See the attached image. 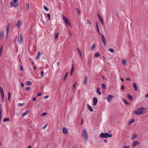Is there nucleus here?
<instances>
[{
  "mask_svg": "<svg viewBox=\"0 0 148 148\" xmlns=\"http://www.w3.org/2000/svg\"><path fill=\"white\" fill-rule=\"evenodd\" d=\"M100 89L99 87H97V92L99 95L101 94V92L100 91Z\"/></svg>",
  "mask_w": 148,
  "mask_h": 148,
  "instance_id": "18",
  "label": "nucleus"
},
{
  "mask_svg": "<svg viewBox=\"0 0 148 148\" xmlns=\"http://www.w3.org/2000/svg\"><path fill=\"white\" fill-rule=\"evenodd\" d=\"M75 85H75V84H74L73 85V89L74 90V88H75Z\"/></svg>",
  "mask_w": 148,
  "mask_h": 148,
  "instance_id": "53",
  "label": "nucleus"
},
{
  "mask_svg": "<svg viewBox=\"0 0 148 148\" xmlns=\"http://www.w3.org/2000/svg\"><path fill=\"white\" fill-rule=\"evenodd\" d=\"M109 51L110 52H112V53H113L114 51V50L113 49H112V48L110 49H109Z\"/></svg>",
  "mask_w": 148,
  "mask_h": 148,
  "instance_id": "36",
  "label": "nucleus"
},
{
  "mask_svg": "<svg viewBox=\"0 0 148 148\" xmlns=\"http://www.w3.org/2000/svg\"><path fill=\"white\" fill-rule=\"evenodd\" d=\"M137 137V135L135 133H134L133 134V136L131 137V139L132 140H133L135 139Z\"/></svg>",
  "mask_w": 148,
  "mask_h": 148,
  "instance_id": "21",
  "label": "nucleus"
},
{
  "mask_svg": "<svg viewBox=\"0 0 148 148\" xmlns=\"http://www.w3.org/2000/svg\"><path fill=\"white\" fill-rule=\"evenodd\" d=\"M140 144V143L137 141H134L132 143V146L133 147H135L138 145Z\"/></svg>",
  "mask_w": 148,
  "mask_h": 148,
  "instance_id": "10",
  "label": "nucleus"
},
{
  "mask_svg": "<svg viewBox=\"0 0 148 148\" xmlns=\"http://www.w3.org/2000/svg\"><path fill=\"white\" fill-rule=\"evenodd\" d=\"M30 89V88L29 87H27L25 88V89L27 90H29Z\"/></svg>",
  "mask_w": 148,
  "mask_h": 148,
  "instance_id": "45",
  "label": "nucleus"
},
{
  "mask_svg": "<svg viewBox=\"0 0 148 148\" xmlns=\"http://www.w3.org/2000/svg\"><path fill=\"white\" fill-rule=\"evenodd\" d=\"M44 8L46 11H48L49 10L48 8L46 7L45 6H44Z\"/></svg>",
  "mask_w": 148,
  "mask_h": 148,
  "instance_id": "39",
  "label": "nucleus"
},
{
  "mask_svg": "<svg viewBox=\"0 0 148 148\" xmlns=\"http://www.w3.org/2000/svg\"><path fill=\"white\" fill-rule=\"evenodd\" d=\"M68 34H69L70 36H72V33L71 32V31H69V32H68Z\"/></svg>",
  "mask_w": 148,
  "mask_h": 148,
  "instance_id": "44",
  "label": "nucleus"
},
{
  "mask_svg": "<svg viewBox=\"0 0 148 148\" xmlns=\"http://www.w3.org/2000/svg\"><path fill=\"white\" fill-rule=\"evenodd\" d=\"M77 11L78 12L79 14H80L81 13L80 11L78 9H77Z\"/></svg>",
  "mask_w": 148,
  "mask_h": 148,
  "instance_id": "54",
  "label": "nucleus"
},
{
  "mask_svg": "<svg viewBox=\"0 0 148 148\" xmlns=\"http://www.w3.org/2000/svg\"><path fill=\"white\" fill-rule=\"evenodd\" d=\"M41 75L42 76H43L44 75V72L43 71H41Z\"/></svg>",
  "mask_w": 148,
  "mask_h": 148,
  "instance_id": "47",
  "label": "nucleus"
},
{
  "mask_svg": "<svg viewBox=\"0 0 148 148\" xmlns=\"http://www.w3.org/2000/svg\"><path fill=\"white\" fill-rule=\"evenodd\" d=\"M10 92H9L8 93V99L9 101H10Z\"/></svg>",
  "mask_w": 148,
  "mask_h": 148,
  "instance_id": "32",
  "label": "nucleus"
},
{
  "mask_svg": "<svg viewBox=\"0 0 148 148\" xmlns=\"http://www.w3.org/2000/svg\"><path fill=\"white\" fill-rule=\"evenodd\" d=\"M58 33H57L55 34V38L56 39L58 37Z\"/></svg>",
  "mask_w": 148,
  "mask_h": 148,
  "instance_id": "37",
  "label": "nucleus"
},
{
  "mask_svg": "<svg viewBox=\"0 0 148 148\" xmlns=\"http://www.w3.org/2000/svg\"><path fill=\"white\" fill-rule=\"evenodd\" d=\"M41 95V92H39L38 93L37 95V96L38 97L39 96H40Z\"/></svg>",
  "mask_w": 148,
  "mask_h": 148,
  "instance_id": "48",
  "label": "nucleus"
},
{
  "mask_svg": "<svg viewBox=\"0 0 148 148\" xmlns=\"http://www.w3.org/2000/svg\"><path fill=\"white\" fill-rule=\"evenodd\" d=\"M10 121V119L9 118H5L3 120V121L5 122L7 121Z\"/></svg>",
  "mask_w": 148,
  "mask_h": 148,
  "instance_id": "34",
  "label": "nucleus"
},
{
  "mask_svg": "<svg viewBox=\"0 0 148 148\" xmlns=\"http://www.w3.org/2000/svg\"><path fill=\"white\" fill-rule=\"evenodd\" d=\"M68 129H67L65 127H64L63 128L62 130V132L63 134H67L68 133Z\"/></svg>",
  "mask_w": 148,
  "mask_h": 148,
  "instance_id": "11",
  "label": "nucleus"
},
{
  "mask_svg": "<svg viewBox=\"0 0 148 148\" xmlns=\"http://www.w3.org/2000/svg\"><path fill=\"white\" fill-rule=\"evenodd\" d=\"M0 92L1 93V96L2 99V101L4 102V91L2 88L0 86Z\"/></svg>",
  "mask_w": 148,
  "mask_h": 148,
  "instance_id": "5",
  "label": "nucleus"
},
{
  "mask_svg": "<svg viewBox=\"0 0 148 148\" xmlns=\"http://www.w3.org/2000/svg\"><path fill=\"white\" fill-rule=\"evenodd\" d=\"M83 119H82V121H81V125H82L83 124Z\"/></svg>",
  "mask_w": 148,
  "mask_h": 148,
  "instance_id": "61",
  "label": "nucleus"
},
{
  "mask_svg": "<svg viewBox=\"0 0 148 148\" xmlns=\"http://www.w3.org/2000/svg\"><path fill=\"white\" fill-rule=\"evenodd\" d=\"M145 97H148V93L145 95Z\"/></svg>",
  "mask_w": 148,
  "mask_h": 148,
  "instance_id": "60",
  "label": "nucleus"
},
{
  "mask_svg": "<svg viewBox=\"0 0 148 148\" xmlns=\"http://www.w3.org/2000/svg\"><path fill=\"white\" fill-rule=\"evenodd\" d=\"M88 77L87 76H86L85 77V79L83 81V84L84 85H86L88 82Z\"/></svg>",
  "mask_w": 148,
  "mask_h": 148,
  "instance_id": "15",
  "label": "nucleus"
},
{
  "mask_svg": "<svg viewBox=\"0 0 148 148\" xmlns=\"http://www.w3.org/2000/svg\"><path fill=\"white\" fill-rule=\"evenodd\" d=\"M123 101H124V102H125V103L126 105H129V103L128 102H127L124 99H123Z\"/></svg>",
  "mask_w": 148,
  "mask_h": 148,
  "instance_id": "41",
  "label": "nucleus"
},
{
  "mask_svg": "<svg viewBox=\"0 0 148 148\" xmlns=\"http://www.w3.org/2000/svg\"><path fill=\"white\" fill-rule=\"evenodd\" d=\"M40 52H38V53L36 55V58L37 59H38V58H39V57L40 56Z\"/></svg>",
  "mask_w": 148,
  "mask_h": 148,
  "instance_id": "31",
  "label": "nucleus"
},
{
  "mask_svg": "<svg viewBox=\"0 0 148 148\" xmlns=\"http://www.w3.org/2000/svg\"><path fill=\"white\" fill-rule=\"evenodd\" d=\"M147 109V108H145L143 107H141L137 108L134 112L135 114L136 115H140L147 113L146 110Z\"/></svg>",
  "mask_w": 148,
  "mask_h": 148,
  "instance_id": "1",
  "label": "nucleus"
},
{
  "mask_svg": "<svg viewBox=\"0 0 148 148\" xmlns=\"http://www.w3.org/2000/svg\"><path fill=\"white\" fill-rule=\"evenodd\" d=\"M19 105L20 106H23V103H19Z\"/></svg>",
  "mask_w": 148,
  "mask_h": 148,
  "instance_id": "58",
  "label": "nucleus"
},
{
  "mask_svg": "<svg viewBox=\"0 0 148 148\" xmlns=\"http://www.w3.org/2000/svg\"><path fill=\"white\" fill-rule=\"evenodd\" d=\"M114 97L113 96L111 95H109L106 98L107 101L109 103L111 102L112 99Z\"/></svg>",
  "mask_w": 148,
  "mask_h": 148,
  "instance_id": "7",
  "label": "nucleus"
},
{
  "mask_svg": "<svg viewBox=\"0 0 148 148\" xmlns=\"http://www.w3.org/2000/svg\"><path fill=\"white\" fill-rule=\"evenodd\" d=\"M10 5L13 7H16L18 6V3L14 1H11L10 3Z\"/></svg>",
  "mask_w": 148,
  "mask_h": 148,
  "instance_id": "9",
  "label": "nucleus"
},
{
  "mask_svg": "<svg viewBox=\"0 0 148 148\" xmlns=\"http://www.w3.org/2000/svg\"><path fill=\"white\" fill-rule=\"evenodd\" d=\"M96 28L97 29V32L98 33V34L99 35L101 33H100L99 29V28L98 26V25L97 23L96 24Z\"/></svg>",
  "mask_w": 148,
  "mask_h": 148,
  "instance_id": "22",
  "label": "nucleus"
},
{
  "mask_svg": "<svg viewBox=\"0 0 148 148\" xmlns=\"http://www.w3.org/2000/svg\"><path fill=\"white\" fill-rule=\"evenodd\" d=\"M102 88L105 89H106V86L104 83H102L101 84Z\"/></svg>",
  "mask_w": 148,
  "mask_h": 148,
  "instance_id": "27",
  "label": "nucleus"
},
{
  "mask_svg": "<svg viewBox=\"0 0 148 148\" xmlns=\"http://www.w3.org/2000/svg\"><path fill=\"white\" fill-rule=\"evenodd\" d=\"M29 111L28 110H26L25 111V112H24L23 113L22 115L23 116H25L28 113H29Z\"/></svg>",
  "mask_w": 148,
  "mask_h": 148,
  "instance_id": "26",
  "label": "nucleus"
},
{
  "mask_svg": "<svg viewBox=\"0 0 148 148\" xmlns=\"http://www.w3.org/2000/svg\"><path fill=\"white\" fill-rule=\"evenodd\" d=\"M82 137L85 141H87L88 139V136L87 131L85 129L83 130L82 132Z\"/></svg>",
  "mask_w": 148,
  "mask_h": 148,
  "instance_id": "3",
  "label": "nucleus"
},
{
  "mask_svg": "<svg viewBox=\"0 0 148 148\" xmlns=\"http://www.w3.org/2000/svg\"><path fill=\"white\" fill-rule=\"evenodd\" d=\"M121 88L122 89L124 90V87L123 85L121 86Z\"/></svg>",
  "mask_w": 148,
  "mask_h": 148,
  "instance_id": "51",
  "label": "nucleus"
},
{
  "mask_svg": "<svg viewBox=\"0 0 148 148\" xmlns=\"http://www.w3.org/2000/svg\"><path fill=\"white\" fill-rule=\"evenodd\" d=\"M112 136V135L109 134L107 133H101L100 134V137L101 138H107L108 137H111Z\"/></svg>",
  "mask_w": 148,
  "mask_h": 148,
  "instance_id": "4",
  "label": "nucleus"
},
{
  "mask_svg": "<svg viewBox=\"0 0 148 148\" xmlns=\"http://www.w3.org/2000/svg\"><path fill=\"white\" fill-rule=\"evenodd\" d=\"M100 56V55L98 52L97 53L94 55V57H98Z\"/></svg>",
  "mask_w": 148,
  "mask_h": 148,
  "instance_id": "30",
  "label": "nucleus"
},
{
  "mask_svg": "<svg viewBox=\"0 0 148 148\" xmlns=\"http://www.w3.org/2000/svg\"><path fill=\"white\" fill-rule=\"evenodd\" d=\"M21 86L22 87H23L24 86V84L22 82L21 83Z\"/></svg>",
  "mask_w": 148,
  "mask_h": 148,
  "instance_id": "50",
  "label": "nucleus"
},
{
  "mask_svg": "<svg viewBox=\"0 0 148 148\" xmlns=\"http://www.w3.org/2000/svg\"><path fill=\"white\" fill-rule=\"evenodd\" d=\"M122 64L125 66H126L127 65V61L125 60H122Z\"/></svg>",
  "mask_w": 148,
  "mask_h": 148,
  "instance_id": "23",
  "label": "nucleus"
},
{
  "mask_svg": "<svg viewBox=\"0 0 148 148\" xmlns=\"http://www.w3.org/2000/svg\"><path fill=\"white\" fill-rule=\"evenodd\" d=\"M47 113H42L41 114V116H44L46 115H47Z\"/></svg>",
  "mask_w": 148,
  "mask_h": 148,
  "instance_id": "40",
  "label": "nucleus"
},
{
  "mask_svg": "<svg viewBox=\"0 0 148 148\" xmlns=\"http://www.w3.org/2000/svg\"><path fill=\"white\" fill-rule=\"evenodd\" d=\"M97 16L100 19V21H101V23H102L103 24H104L103 21V20L101 17V16H100V14L99 13L97 14Z\"/></svg>",
  "mask_w": 148,
  "mask_h": 148,
  "instance_id": "14",
  "label": "nucleus"
},
{
  "mask_svg": "<svg viewBox=\"0 0 148 148\" xmlns=\"http://www.w3.org/2000/svg\"><path fill=\"white\" fill-rule=\"evenodd\" d=\"M2 45H1V46L0 51V54L1 55V54L2 53Z\"/></svg>",
  "mask_w": 148,
  "mask_h": 148,
  "instance_id": "38",
  "label": "nucleus"
},
{
  "mask_svg": "<svg viewBox=\"0 0 148 148\" xmlns=\"http://www.w3.org/2000/svg\"><path fill=\"white\" fill-rule=\"evenodd\" d=\"M96 47V45L95 43H94L92 45V47H91L90 49L91 51H92L94 50V49Z\"/></svg>",
  "mask_w": 148,
  "mask_h": 148,
  "instance_id": "25",
  "label": "nucleus"
},
{
  "mask_svg": "<svg viewBox=\"0 0 148 148\" xmlns=\"http://www.w3.org/2000/svg\"><path fill=\"white\" fill-rule=\"evenodd\" d=\"M87 107L88 108V110L90 112H92L93 111V110L92 107L89 105H87Z\"/></svg>",
  "mask_w": 148,
  "mask_h": 148,
  "instance_id": "24",
  "label": "nucleus"
},
{
  "mask_svg": "<svg viewBox=\"0 0 148 148\" xmlns=\"http://www.w3.org/2000/svg\"><path fill=\"white\" fill-rule=\"evenodd\" d=\"M99 35L101 37V40H102V42L103 43L105 46H106V40L105 37L104 36V35H103L102 34H99Z\"/></svg>",
  "mask_w": 148,
  "mask_h": 148,
  "instance_id": "8",
  "label": "nucleus"
},
{
  "mask_svg": "<svg viewBox=\"0 0 148 148\" xmlns=\"http://www.w3.org/2000/svg\"><path fill=\"white\" fill-rule=\"evenodd\" d=\"M87 21H88V23L90 24V25H91L90 22L87 19Z\"/></svg>",
  "mask_w": 148,
  "mask_h": 148,
  "instance_id": "56",
  "label": "nucleus"
},
{
  "mask_svg": "<svg viewBox=\"0 0 148 148\" xmlns=\"http://www.w3.org/2000/svg\"><path fill=\"white\" fill-rule=\"evenodd\" d=\"M133 85L134 90L136 91H137L138 90V88H137L136 84L134 82H133Z\"/></svg>",
  "mask_w": 148,
  "mask_h": 148,
  "instance_id": "19",
  "label": "nucleus"
},
{
  "mask_svg": "<svg viewBox=\"0 0 148 148\" xmlns=\"http://www.w3.org/2000/svg\"><path fill=\"white\" fill-rule=\"evenodd\" d=\"M49 97V96L48 95H46L45 97V98H47Z\"/></svg>",
  "mask_w": 148,
  "mask_h": 148,
  "instance_id": "62",
  "label": "nucleus"
},
{
  "mask_svg": "<svg viewBox=\"0 0 148 148\" xmlns=\"http://www.w3.org/2000/svg\"><path fill=\"white\" fill-rule=\"evenodd\" d=\"M20 68L21 69V70H23V69H22V66H20Z\"/></svg>",
  "mask_w": 148,
  "mask_h": 148,
  "instance_id": "64",
  "label": "nucleus"
},
{
  "mask_svg": "<svg viewBox=\"0 0 148 148\" xmlns=\"http://www.w3.org/2000/svg\"><path fill=\"white\" fill-rule=\"evenodd\" d=\"M47 126V125L46 124H45V125L43 127V129H45L46 128Z\"/></svg>",
  "mask_w": 148,
  "mask_h": 148,
  "instance_id": "55",
  "label": "nucleus"
},
{
  "mask_svg": "<svg viewBox=\"0 0 148 148\" xmlns=\"http://www.w3.org/2000/svg\"><path fill=\"white\" fill-rule=\"evenodd\" d=\"M1 105L0 104V106ZM2 110L1 107H0V115H2Z\"/></svg>",
  "mask_w": 148,
  "mask_h": 148,
  "instance_id": "42",
  "label": "nucleus"
},
{
  "mask_svg": "<svg viewBox=\"0 0 148 148\" xmlns=\"http://www.w3.org/2000/svg\"><path fill=\"white\" fill-rule=\"evenodd\" d=\"M135 120L134 119H132L130 120L128 123V125H130L132 124V123L134 122H135Z\"/></svg>",
  "mask_w": 148,
  "mask_h": 148,
  "instance_id": "20",
  "label": "nucleus"
},
{
  "mask_svg": "<svg viewBox=\"0 0 148 148\" xmlns=\"http://www.w3.org/2000/svg\"><path fill=\"white\" fill-rule=\"evenodd\" d=\"M29 4H28L27 5V9L28 10L29 9Z\"/></svg>",
  "mask_w": 148,
  "mask_h": 148,
  "instance_id": "59",
  "label": "nucleus"
},
{
  "mask_svg": "<svg viewBox=\"0 0 148 148\" xmlns=\"http://www.w3.org/2000/svg\"><path fill=\"white\" fill-rule=\"evenodd\" d=\"M22 24V21L21 20H19L18 21V23L16 24V26L17 27L19 28L20 27L21 25Z\"/></svg>",
  "mask_w": 148,
  "mask_h": 148,
  "instance_id": "13",
  "label": "nucleus"
},
{
  "mask_svg": "<svg viewBox=\"0 0 148 148\" xmlns=\"http://www.w3.org/2000/svg\"><path fill=\"white\" fill-rule=\"evenodd\" d=\"M18 43L19 44H21L23 41V36L21 34H20L18 35Z\"/></svg>",
  "mask_w": 148,
  "mask_h": 148,
  "instance_id": "6",
  "label": "nucleus"
},
{
  "mask_svg": "<svg viewBox=\"0 0 148 148\" xmlns=\"http://www.w3.org/2000/svg\"><path fill=\"white\" fill-rule=\"evenodd\" d=\"M62 20L64 21L66 25L67 26H69L70 27H71V23L70 22L68 19L67 18H66L63 14L62 15Z\"/></svg>",
  "mask_w": 148,
  "mask_h": 148,
  "instance_id": "2",
  "label": "nucleus"
},
{
  "mask_svg": "<svg viewBox=\"0 0 148 148\" xmlns=\"http://www.w3.org/2000/svg\"><path fill=\"white\" fill-rule=\"evenodd\" d=\"M77 51L79 53V55H80V56L82 57V52L79 49V48H77Z\"/></svg>",
  "mask_w": 148,
  "mask_h": 148,
  "instance_id": "28",
  "label": "nucleus"
},
{
  "mask_svg": "<svg viewBox=\"0 0 148 148\" xmlns=\"http://www.w3.org/2000/svg\"><path fill=\"white\" fill-rule=\"evenodd\" d=\"M74 65L73 64L72 68L71 69V72H73L74 71Z\"/></svg>",
  "mask_w": 148,
  "mask_h": 148,
  "instance_id": "35",
  "label": "nucleus"
},
{
  "mask_svg": "<svg viewBox=\"0 0 148 148\" xmlns=\"http://www.w3.org/2000/svg\"><path fill=\"white\" fill-rule=\"evenodd\" d=\"M130 78H128L126 79V80L127 81H129L130 80Z\"/></svg>",
  "mask_w": 148,
  "mask_h": 148,
  "instance_id": "57",
  "label": "nucleus"
},
{
  "mask_svg": "<svg viewBox=\"0 0 148 148\" xmlns=\"http://www.w3.org/2000/svg\"><path fill=\"white\" fill-rule=\"evenodd\" d=\"M93 104L94 106H95L98 101L96 97H94L93 98Z\"/></svg>",
  "mask_w": 148,
  "mask_h": 148,
  "instance_id": "12",
  "label": "nucleus"
},
{
  "mask_svg": "<svg viewBox=\"0 0 148 148\" xmlns=\"http://www.w3.org/2000/svg\"><path fill=\"white\" fill-rule=\"evenodd\" d=\"M10 23H8V25H7V27H8L10 28Z\"/></svg>",
  "mask_w": 148,
  "mask_h": 148,
  "instance_id": "46",
  "label": "nucleus"
},
{
  "mask_svg": "<svg viewBox=\"0 0 148 148\" xmlns=\"http://www.w3.org/2000/svg\"><path fill=\"white\" fill-rule=\"evenodd\" d=\"M68 72H67L66 73V74H65V75L64 77V79H63L64 81H65V80L66 78L68 76Z\"/></svg>",
  "mask_w": 148,
  "mask_h": 148,
  "instance_id": "29",
  "label": "nucleus"
},
{
  "mask_svg": "<svg viewBox=\"0 0 148 148\" xmlns=\"http://www.w3.org/2000/svg\"><path fill=\"white\" fill-rule=\"evenodd\" d=\"M104 141L105 143H107L108 142V141L106 139H105L104 140Z\"/></svg>",
  "mask_w": 148,
  "mask_h": 148,
  "instance_id": "63",
  "label": "nucleus"
},
{
  "mask_svg": "<svg viewBox=\"0 0 148 148\" xmlns=\"http://www.w3.org/2000/svg\"><path fill=\"white\" fill-rule=\"evenodd\" d=\"M47 16H48V20H50V14H47Z\"/></svg>",
  "mask_w": 148,
  "mask_h": 148,
  "instance_id": "43",
  "label": "nucleus"
},
{
  "mask_svg": "<svg viewBox=\"0 0 148 148\" xmlns=\"http://www.w3.org/2000/svg\"><path fill=\"white\" fill-rule=\"evenodd\" d=\"M26 85H31L32 84V83L30 81H28L26 83Z\"/></svg>",
  "mask_w": 148,
  "mask_h": 148,
  "instance_id": "33",
  "label": "nucleus"
},
{
  "mask_svg": "<svg viewBox=\"0 0 148 148\" xmlns=\"http://www.w3.org/2000/svg\"><path fill=\"white\" fill-rule=\"evenodd\" d=\"M127 97L130 101L132 100L133 99V97L130 94H128L127 95Z\"/></svg>",
  "mask_w": 148,
  "mask_h": 148,
  "instance_id": "16",
  "label": "nucleus"
},
{
  "mask_svg": "<svg viewBox=\"0 0 148 148\" xmlns=\"http://www.w3.org/2000/svg\"><path fill=\"white\" fill-rule=\"evenodd\" d=\"M36 97H34L33 98L32 100L33 101H35L36 100Z\"/></svg>",
  "mask_w": 148,
  "mask_h": 148,
  "instance_id": "52",
  "label": "nucleus"
},
{
  "mask_svg": "<svg viewBox=\"0 0 148 148\" xmlns=\"http://www.w3.org/2000/svg\"><path fill=\"white\" fill-rule=\"evenodd\" d=\"M123 148H130L129 146H124L123 147Z\"/></svg>",
  "mask_w": 148,
  "mask_h": 148,
  "instance_id": "49",
  "label": "nucleus"
},
{
  "mask_svg": "<svg viewBox=\"0 0 148 148\" xmlns=\"http://www.w3.org/2000/svg\"><path fill=\"white\" fill-rule=\"evenodd\" d=\"M4 34V31H1L0 33V39H1L3 38Z\"/></svg>",
  "mask_w": 148,
  "mask_h": 148,
  "instance_id": "17",
  "label": "nucleus"
}]
</instances>
